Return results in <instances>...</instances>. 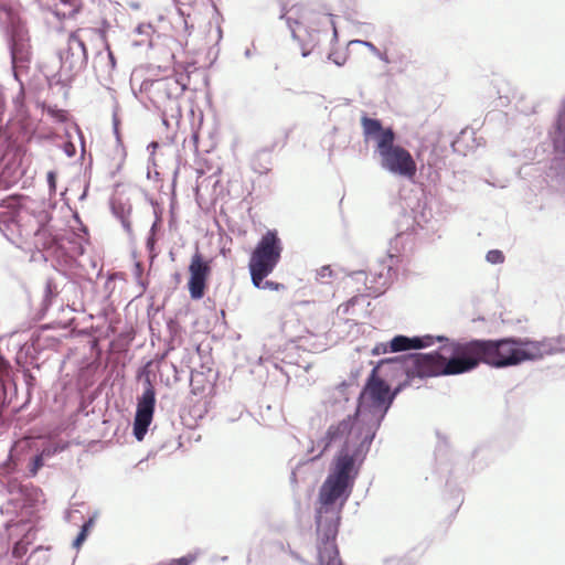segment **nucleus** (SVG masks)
<instances>
[{
    "label": "nucleus",
    "mask_w": 565,
    "mask_h": 565,
    "mask_svg": "<svg viewBox=\"0 0 565 565\" xmlns=\"http://www.w3.org/2000/svg\"><path fill=\"white\" fill-rule=\"evenodd\" d=\"M22 152L19 148L0 142V190L14 185L23 174Z\"/></svg>",
    "instance_id": "13"
},
{
    "label": "nucleus",
    "mask_w": 565,
    "mask_h": 565,
    "mask_svg": "<svg viewBox=\"0 0 565 565\" xmlns=\"http://www.w3.org/2000/svg\"><path fill=\"white\" fill-rule=\"evenodd\" d=\"M294 558H295V561H299L300 559L297 554H294Z\"/></svg>",
    "instance_id": "55"
},
{
    "label": "nucleus",
    "mask_w": 565,
    "mask_h": 565,
    "mask_svg": "<svg viewBox=\"0 0 565 565\" xmlns=\"http://www.w3.org/2000/svg\"><path fill=\"white\" fill-rule=\"evenodd\" d=\"M61 62L60 81H71L87 65V51L82 31L68 35L66 46L58 52Z\"/></svg>",
    "instance_id": "10"
},
{
    "label": "nucleus",
    "mask_w": 565,
    "mask_h": 565,
    "mask_svg": "<svg viewBox=\"0 0 565 565\" xmlns=\"http://www.w3.org/2000/svg\"><path fill=\"white\" fill-rule=\"evenodd\" d=\"M14 489H17V493L20 495V497H23L24 495V490L21 486H17L14 484L13 486Z\"/></svg>",
    "instance_id": "49"
},
{
    "label": "nucleus",
    "mask_w": 565,
    "mask_h": 565,
    "mask_svg": "<svg viewBox=\"0 0 565 565\" xmlns=\"http://www.w3.org/2000/svg\"><path fill=\"white\" fill-rule=\"evenodd\" d=\"M60 2L68 8L67 14H73L79 9V0H60ZM66 14V12L64 13Z\"/></svg>",
    "instance_id": "34"
},
{
    "label": "nucleus",
    "mask_w": 565,
    "mask_h": 565,
    "mask_svg": "<svg viewBox=\"0 0 565 565\" xmlns=\"http://www.w3.org/2000/svg\"><path fill=\"white\" fill-rule=\"evenodd\" d=\"M333 276V270L330 266H322L317 270V279L322 284H329Z\"/></svg>",
    "instance_id": "31"
},
{
    "label": "nucleus",
    "mask_w": 565,
    "mask_h": 565,
    "mask_svg": "<svg viewBox=\"0 0 565 565\" xmlns=\"http://www.w3.org/2000/svg\"><path fill=\"white\" fill-rule=\"evenodd\" d=\"M437 350L424 353L413 362H422V371L429 376L458 375L475 370L481 362L480 340L456 341L444 335H436Z\"/></svg>",
    "instance_id": "4"
},
{
    "label": "nucleus",
    "mask_w": 565,
    "mask_h": 565,
    "mask_svg": "<svg viewBox=\"0 0 565 565\" xmlns=\"http://www.w3.org/2000/svg\"><path fill=\"white\" fill-rule=\"evenodd\" d=\"M4 107H6L4 97H3L2 90L0 89V122L2 121V115L4 111Z\"/></svg>",
    "instance_id": "45"
},
{
    "label": "nucleus",
    "mask_w": 565,
    "mask_h": 565,
    "mask_svg": "<svg viewBox=\"0 0 565 565\" xmlns=\"http://www.w3.org/2000/svg\"><path fill=\"white\" fill-rule=\"evenodd\" d=\"M504 259V254L500 249H491L486 255V260L492 265L502 264Z\"/></svg>",
    "instance_id": "30"
},
{
    "label": "nucleus",
    "mask_w": 565,
    "mask_h": 565,
    "mask_svg": "<svg viewBox=\"0 0 565 565\" xmlns=\"http://www.w3.org/2000/svg\"><path fill=\"white\" fill-rule=\"evenodd\" d=\"M266 277H262V279L258 281L255 279V276H250L253 285L258 289H268V290H285V285L271 280H265Z\"/></svg>",
    "instance_id": "24"
},
{
    "label": "nucleus",
    "mask_w": 565,
    "mask_h": 565,
    "mask_svg": "<svg viewBox=\"0 0 565 565\" xmlns=\"http://www.w3.org/2000/svg\"><path fill=\"white\" fill-rule=\"evenodd\" d=\"M435 343V335H395L390 341V352H402L408 350H419L431 347Z\"/></svg>",
    "instance_id": "18"
},
{
    "label": "nucleus",
    "mask_w": 565,
    "mask_h": 565,
    "mask_svg": "<svg viewBox=\"0 0 565 565\" xmlns=\"http://www.w3.org/2000/svg\"><path fill=\"white\" fill-rule=\"evenodd\" d=\"M152 87V98L158 108L167 109L169 107L171 110L179 108L177 97L185 89L184 85L181 86L174 78H163L156 81ZM164 113L166 110H163Z\"/></svg>",
    "instance_id": "16"
},
{
    "label": "nucleus",
    "mask_w": 565,
    "mask_h": 565,
    "mask_svg": "<svg viewBox=\"0 0 565 565\" xmlns=\"http://www.w3.org/2000/svg\"><path fill=\"white\" fill-rule=\"evenodd\" d=\"M107 57L109 61L110 70H114L116 67V58L114 56V53L107 47Z\"/></svg>",
    "instance_id": "43"
},
{
    "label": "nucleus",
    "mask_w": 565,
    "mask_h": 565,
    "mask_svg": "<svg viewBox=\"0 0 565 565\" xmlns=\"http://www.w3.org/2000/svg\"><path fill=\"white\" fill-rule=\"evenodd\" d=\"M10 373L9 362L0 354V390H6V383L10 379Z\"/></svg>",
    "instance_id": "27"
},
{
    "label": "nucleus",
    "mask_w": 565,
    "mask_h": 565,
    "mask_svg": "<svg viewBox=\"0 0 565 565\" xmlns=\"http://www.w3.org/2000/svg\"><path fill=\"white\" fill-rule=\"evenodd\" d=\"M47 183L51 190H55V173L53 171L47 173Z\"/></svg>",
    "instance_id": "44"
},
{
    "label": "nucleus",
    "mask_w": 565,
    "mask_h": 565,
    "mask_svg": "<svg viewBox=\"0 0 565 565\" xmlns=\"http://www.w3.org/2000/svg\"><path fill=\"white\" fill-rule=\"evenodd\" d=\"M375 56L379 57L381 61H383L385 63L390 62L387 55L382 53L381 51H380V55H375Z\"/></svg>",
    "instance_id": "48"
},
{
    "label": "nucleus",
    "mask_w": 565,
    "mask_h": 565,
    "mask_svg": "<svg viewBox=\"0 0 565 565\" xmlns=\"http://www.w3.org/2000/svg\"><path fill=\"white\" fill-rule=\"evenodd\" d=\"M406 385L407 381L391 391L387 382L376 375V370H372L360 393L354 416L349 415L328 428L326 435L317 444L319 452L315 458H319L329 447L342 440L360 446V454L369 452L396 395Z\"/></svg>",
    "instance_id": "1"
},
{
    "label": "nucleus",
    "mask_w": 565,
    "mask_h": 565,
    "mask_svg": "<svg viewBox=\"0 0 565 565\" xmlns=\"http://www.w3.org/2000/svg\"><path fill=\"white\" fill-rule=\"evenodd\" d=\"M190 279L188 282L189 292L192 299L199 300L204 296L206 287V280L211 273L209 262L205 260L202 255L196 252L191 259L190 266Z\"/></svg>",
    "instance_id": "15"
},
{
    "label": "nucleus",
    "mask_w": 565,
    "mask_h": 565,
    "mask_svg": "<svg viewBox=\"0 0 565 565\" xmlns=\"http://www.w3.org/2000/svg\"><path fill=\"white\" fill-rule=\"evenodd\" d=\"M423 353H408L395 358L383 359L372 370H376V375L387 382V380L399 375H406L407 379L418 376L428 377L424 374V364L422 362H413L411 359L422 355Z\"/></svg>",
    "instance_id": "11"
},
{
    "label": "nucleus",
    "mask_w": 565,
    "mask_h": 565,
    "mask_svg": "<svg viewBox=\"0 0 565 565\" xmlns=\"http://www.w3.org/2000/svg\"><path fill=\"white\" fill-rule=\"evenodd\" d=\"M396 138L388 134L380 140L379 147L374 149V156L380 167L392 175L413 179L416 174V162L411 152L395 143Z\"/></svg>",
    "instance_id": "8"
},
{
    "label": "nucleus",
    "mask_w": 565,
    "mask_h": 565,
    "mask_svg": "<svg viewBox=\"0 0 565 565\" xmlns=\"http://www.w3.org/2000/svg\"><path fill=\"white\" fill-rule=\"evenodd\" d=\"M335 445L340 446V450L320 487L316 509V524L329 536L338 534L342 509L352 493L359 466L367 455L360 454V446L347 440Z\"/></svg>",
    "instance_id": "3"
},
{
    "label": "nucleus",
    "mask_w": 565,
    "mask_h": 565,
    "mask_svg": "<svg viewBox=\"0 0 565 565\" xmlns=\"http://www.w3.org/2000/svg\"><path fill=\"white\" fill-rule=\"evenodd\" d=\"M9 493L13 494V493H14V490L9 489Z\"/></svg>",
    "instance_id": "57"
},
{
    "label": "nucleus",
    "mask_w": 565,
    "mask_h": 565,
    "mask_svg": "<svg viewBox=\"0 0 565 565\" xmlns=\"http://www.w3.org/2000/svg\"><path fill=\"white\" fill-rule=\"evenodd\" d=\"M552 139L555 147L562 146V152L565 156V100L558 111L557 119L554 124Z\"/></svg>",
    "instance_id": "22"
},
{
    "label": "nucleus",
    "mask_w": 565,
    "mask_h": 565,
    "mask_svg": "<svg viewBox=\"0 0 565 565\" xmlns=\"http://www.w3.org/2000/svg\"><path fill=\"white\" fill-rule=\"evenodd\" d=\"M396 263L397 255L390 252L387 256L379 263V268L373 271V279L370 285L367 284L369 277L363 270L354 271L352 278L355 281H363L365 288L374 296L381 295L392 280V271Z\"/></svg>",
    "instance_id": "14"
},
{
    "label": "nucleus",
    "mask_w": 565,
    "mask_h": 565,
    "mask_svg": "<svg viewBox=\"0 0 565 565\" xmlns=\"http://www.w3.org/2000/svg\"><path fill=\"white\" fill-rule=\"evenodd\" d=\"M317 532L320 539V543L318 544V565H342L334 542L337 535L329 536L324 530L318 526Z\"/></svg>",
    "instance_id": "17"
},
{
    "label": "nucleus",
    "mask_w": 565,
    "mask_h": 565,
    "mask_svg": "<svg viewBox=\"0 0 565 565\" xmlns=\"http://www.w3.org/2000/svg\"><path fill=\"white\" fill-rule=\"evenodd\" d=\"M532 360H537L544 355H552L565 352V335L555 338H545L541 341L531 340Z\"/></svg>",
    "instance_id": "20"
},
{
    "label": "nucleus",
    "mask_w": 565,
    "mask_h": 565,
    "mask_svg": "<svg viewBox=\"0 0 565 565\" xmlns=\"http://www.w3.org/2000/svg\"><path fill=\"white\" fill-rule=\"evenodd\" d=\"M28 551V546L23 542H17L12 550V556L14 558L22 557Z\"/></svg>",
    "instance_id": "35"
},
{
    "label": "nucleus",
    "mask_w": 565,
    "mask_h": 565,
    "mask_svg": "<svg viewBox=\"0 0 565 565\" xmlns=\"http://www.w3.org/2000/svg\"><path fill=\"white\" fill-rule=\"evenodd\" d=\"M244 56L246 58H250L253 56V52H252V49H246L245 52H244Z\"/></svg>",
    "instance_id": "52"
},
{
    "label": "nucleus",
    "mask_w": 565,
    "mask_h": 565,
    "mask_svg": "<svg viewBox=\"0 0 565 565\" xmlns=\"http://www.w3.org/2000/svg\"><path fill=\"white\" fill-rule=\"evenodd\" d=\"M22 82H24L23 78H22ZM19 85H20V90H19L18 95L13 98V103L15 104L17 107H20L22 105V102L24 98L23 83H19Z\"/></svg>",
    "instance_id": "41"
},
{
    "label": "nucleus",
    "mask_w": 565,
    "mask_h": 565,
    "mask_svg": "<svg viewBox=\"0 0 565 565\" xmlns=\"http://www.w3.org/2000/svg\"><path fill=\"white\" fill-rule=\"evenodd\" d=\"M287 23H288V26L291 31V35L295 40H299V43H300V46H301V55L303 57H307L311 50L317 45V43L319 42V32L313 30V32H308V35H309V40L308 41H305L303 39L300 38V35L298 34V32L292 28L291 25V19L290 18H287Z\"/></svg>",
    "instance_id": "23"
},
{
    "label": "nucleus",
    "mask_w": 565,
    "mask_h": 565,
    "mask_svg": "<svg viewBox=\"0 0 565 565\" xmlns=\"http://www.w3.org/2000/svg\"><path fill=\"white\" fill-rule=\"evenodd\" d=\"M87 195V186L85 188L83 194L79 196V200H84Z\"/></svg>",
    "instance_id": "54"
},
{
    "label": "nucleus",
    "mask_w": 565,
    "mask_h": 565,
    "mask_svg": "<svg viewBox=\"0 0 565 565\" xmlns=\"http://www.w3.org/2000/svg\"><path fill=\"white\" fill-rule=\"evenodd\" d=\"M335 445L340 446V450L320 487L316 509V524L329 536L338 534L342 509L352 493L359 466L367 455L360 454V446L347 440Z\"/></svg>",
    "instance_id": "2"
},
{
    "label": "nucleus",
    "mask_w": 565,
    "mask_h": 565,
    "mask_svg": "<svg viewBox=\"0 0 565 565\" xmlns=\"http://www.w3.org/2000/svg\"><path fill=\"white\" fill-rule=\"evenodd\" d=\"M364 301H365L364 295L354 296L349 301H347L345 303H342L338 307V313L343 315V316L349 315L351 308H353L355 305L363 303Z\"/></svg>",
    "instance_id": "25"
},
{
    "label": "nucleus",
    "mask_w": 565,
    "mask_h": 565,
    "mask_svg": "<svg viewBox=\"0 0 565 565\" xmlns=\"http://www.w3.org/2000/svg\"><path fill=\"white\" fill-rule=\"evenodd\" d=\"M143 385V392L137 398V409L132 426V434L138 441L143 440L152 423L156 407V391L148 374L145 376Z\"/></svg>",
    "instance_id": "12"
},
{
    "label": "nucleus",
    "mask_w": 565,
    "mask_h": 565,
    "mask_svg": "<svg viewBox=\"0 0 565 565\" xmlns=\"http://www.w3.org/2000/svg\"><path fill=\"white\" fill-rule=\"evenodd\" d=\"M157 147H158V143L152 141L151 143H149L148 149H152V151H154L157 149Z\"/></svg>",
    "instance_id": "53"
},
{
    "label": "nucleus",
    "mask_w": 565,
    "mask_h": 565,
    "mask_svg": "<svg viewBox=\"0 0 565 565\" xmlns=\"http://www.w3.org/2000/svg\"><path fill=\"white\" fill-rule=\"evenodd\" d=\"M350 44H361V45H364L365 47L369 49V51L373 55H380V50L372 42L364 41V40H353V41L350 42Z\"/></svg>",
    "instance_id": "36"
},
{
    "label": "nucleus",
    "mask_w": 565,
    "mask_h": 565,
    "mask_svg": "<svg viewBox=\"0 0 565 565\" xmlns=\"http://www.w3.org/2000/svg\"><path fill=\"white\" fill-rule=\"evenodd\" d=\"M44 458L45 456L42 452L33 458L29 469L32 477L35 476L38 471L44 466Z\"/></svg>",
    "instance_id": "32"
},
{
    "label": "nucleus",
    "mask_w": 565,
    "mask_h": 565,
    "mask_svg": "<svg viewBox=\"0 0 565 565\" xmlns=\"http://www.w3.org/2000/svg\"><path fill=\"white\" fill-rule=\"evenodd\" d=\"M98 518V512L95 511L86 522L81 527V531L88 535L90 529L94 526L96 519Z\"/></svg>",
    "instance_id": "37"
},
{
    "label": "nucleus",
    "mask_w": 565,
    "mask_h": 565,
    "mask_svg": "<svg viewBox=\"0 0 565 565\" xmlns=\"http://www.w3.org/2000/svg\"><path fill=\"white\" fill-rule=\"evenodd\" d=\"M3 470L6 473H10L12 468H11V462H6L4 466H3Z\"/></svg>",
    "instance_id": "50"
},
{
    "label": "nucleus",
    "mask_w": 565,
    "mask_h": 565,
    "mask_svg": "<svg viewBox=\"0 0 565 565\" xmlns=\"http://www.w3.org/2000/svg\"><path fill=\"white\" fill-rule=\"evenodd\" d=\"M66 448H67V443H62V441L52 443V444L46 445L42 449L41 452L45 456V458H50V457H53L54 455H56L58 452H62Z\"/></svg>",
    "instance_id": "28"
},
{
    "label": "nucleus",
    "mask_w": 565,
    "mask_h": 565,
    "mask_svg": "<svg viewBox=\"0 0 565 565\" xmlns=\"http://www.w3.org/2000/svg\"><path fill=\"white\" fill-rule=\"evenodd\" d=\"M281 252L282 243L277 231H267L250 255L248 263L250 276H255L259 281L262 277L270 275L280 260Z\"/></svg>",
    "instance_id": "9"
},
{
    "label": "nucleus",
    "mask_w": 565,
    "mask_h": 565,
    "mask_svg": "<svg viewBox=\"0 0 565 565\" xmlns=\"http://www.w3.org/2000/svg\"><path fill=\"white\" fill-rule=\"evenodd\" d=\"M200 551L195 550L186 555L173 559L169 565H191L199 559Z\"/></svg>",
    "instance_id": "29"
},
{
    "label": "nucleus",
    "mask_w": 565,
    "mask_h": 565,
    "mask_svg": "<svg viewBox=\"0 0 565 565\" xmlns=\"http://www.w3.org/2000/svg\"><path fill=\"white\" fill-rule=\"evenodd\" d=\"M49 551H50L49 547L39 546L31 553L28 561L33 562V563H40V562L47 563V562H50Z\"/></svg>",
    "instance_id": "26"
},
{
    "label": "nucleus",
    "mask_w": 565,
    "mask_h": 565,
    "mask_svg": "<svg viewBox=\"0 0 565 565\" xmlns=\"http://www.w3.org/2000/svg\"><path fill=\"white\" fill-rule=\"evenodd\" d=\"M30 242L38 249L55 253L61 248V234L50 223H46L36 230Z\"/></svg>",
    "instance_id": "19"
},
{
    "label": "nucleus",
    "mask_w": 565,
    "mask_h": 565,
    "mask_svg": "<svg viewBox=\"0 0 565 565\" xmlns=\"http://www.w3.org/2000/svg\"><path fill=\"white\" fill-rule=\"evenodd\" d=\"M44 203L35 204L22 196H9L0 203V232L12 243L20 237L28 242L40 226L51 223Z\"/></svg>",
    "instance_id": "5"
},
{
    "label": "nucleus",
    "mask_w": 565,
    "mask_h": 565,
    "mask_svg": "<svg viewBox=\"0 0 565 565\" xmlns=\"http://www.w3.org/2000/svg\"><path fill=\"white\" fill-rule=\"evenodd\" d=\"M154 231H156V223L152 225V227L150 230V234H149V236L147 238V243H146L149 252L153 250V247L156 244Z\"/></svg>",
    "instance_id": "40"
},
{
    "label": "nucleus",
    "mask_w": 565,
    "mask_h": 565,
    "mask_svg": "<svg viewBox=\"0 0 565 565\" xmlns=\"http://www.w3.org/2000/svg\"><path fill=\"white\" fill-rule=\"evenodd\" d=\"M113 211H114L115 215L120 220V223H121L124 230L128 234H130L131 233V224H130L129 220L127 218V216L125 215L124 210H121L119 212L116 207H113Z\"/></svg>",
    "instance_id": "33"
},
{
    "label": "nucleus",
    "mask_w": 565,
    "mask_h": 565,
    "mask_svg": "<svg viewBox=\"0 0 565 565\" xmlns=\"http://www.w3.org/2000/svg\"><path fill=\"white\" fill-rule=\"evenodd\" d=\"M361 125L363 128V136L365 141H374L375 147H379L380 140L391 134L392 138H396L394 130L391 127L384 128L381 120L363 116L361 118Z\"/></svg>",
    "instance_id": "21"
},
{
    "label": "nucleus",
    "mask_w": 565,
    "mask_h": 565,
    "mask_svg": "<svg viewBox=\"0 0 565 565\" xmlns=\"http://www.w3.org/2000/svg\"><path fill=\"white\" fill-rule=\"evenodd\" d=\"M388 351H390V342L388 343H377L372 349V354L373 355H380V354H384V353H386Z\"/></svg>",
    "instance_id": "39"
},
{
    "label": "nucleus",
    "mask_w": 565,
    "mask_h": 565,
    "mask_svg": "<svg viewBox=\"0 0 565 565\" xmlns=\"http://www.w3.org/2000/svg\"><path fill=\"white\" fill-rule=\"evenodd\" d=\"M87 539V534L79 531V533L77 534L76 539L73 541V546L78 548L83 543L84 541Z\"/></svg>",
    "instance_id": "42"
},
{
    "label": "nucleus",
    "mask_w": 565,
    "mask_h": 565,
    "mask_svg": "<svg viewBox=\"0 0 565 565\" xmlns=\"http://www.w3.org/2000/svg\"><path fill=\"white\" fill-rule=\"evenodd\" d=\"M326 20H328V22L331 24V26H332V29H333V38H334V39H337V36H338V32H337V28H335V25H334L333 20H332V19H330V18H326Z\"/></svg>",
    "instance_id": "47"
},
{
    "label": "nucleus",
    "mask_w": 565,
    "mask_h": 565,
    "mask_svg": "<svg viewBox=\"0 0 565 565\" xmlns=\"http://www.w3.org/2000/svg\"><path fill=\"white\" fill-rule=\"evenodd\" d=\"M393 561L402 562L403 559L402 558H394Z\"/></svg>",
    "instance_id": "56"
},
{
    "label": "nucleus",
    "mask_w": 565,
    "mask_h": 565,
    "mask_svg": "<svg viewBox=\"0 0 565 565\" xmlns=\"http://www.w3.org/2000/svg\"><path fill=\"white\" fill-rule=\"evenodd\" d=\"M328 60L332 61L338 66H342L344 65L347 57L343 54L330 53L328 55Z\"/></svg>",
    "instance_id": "38"
},
{
    "label": "nucleus",
    "mask_w": 565,
    "mask_h": 565,
    "mask_svg": "<svg viewBox=\"0 0 565 565\" xmlns=\"http://www.w3.org/2000/svg\"><path fill=\"white\" fill-rule=\"evenodd\" d=\"M531 340L503 338L480 340L482 362L497 369L518 365L532 360Z\"/></svg>",
    "instance_id": "7"
},
{
    "label": "nucleus",
    "mask_w": 565,
    "mask_h": 565,
    "mask_svg": "<svg viewBox=\"0 0 565 565\" xmlns=\"http://www.w3.org/2000/svg\"><path fill=\"white\" fill-rule=\"evenodd\" d=\"M114 131H115L116 136L118 137V120H117L116 116H114Z\"/></svg>",
    "instance_id": "51"
},
{
    "label": "nucleus",
    "mask_w": 565,
    "mask_h": 565,
    "mask_svg": "<svg viewBox=\"0 0 565 565\" xmlns=\"http://www.w3.org/2000/svg\"><path fill=\"white\" fill-rule=\"evenodd\" d=\"M0 23L8 36L14 79L22 83V77L29 72L32 54L28 30L17 13L6 6H0Z\"/></svg>",
    "instance_id": "6"
},
{
    "label": "nucleus",
    "mask_w": 565,
    "mask_h": 565,
    "mask_svg": "<svg viewBox=\"0 0 565 565\" xmlns=\"http://www.w3.org/2000/svg\"><path fill=\"white\" fill-rule=\"evenodd\" d=\"M64 150L68 157H73L75 153V147L72 143H67Z\"/></svg>",
    "instance_id": "46"
}]
</instances>
